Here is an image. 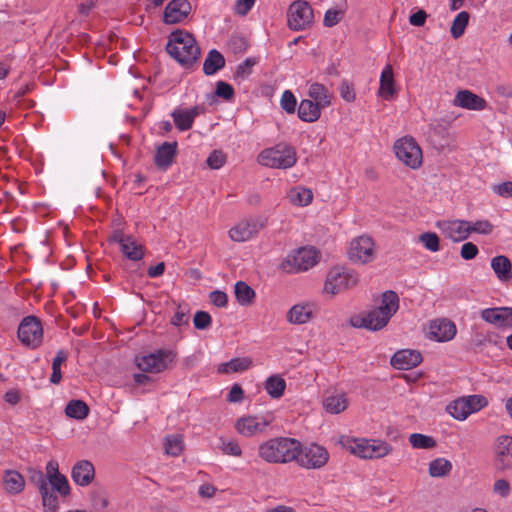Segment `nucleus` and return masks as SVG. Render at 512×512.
Listing matches in <instances>:
<instances>
[{
    "mask_svg": "<svg viewBox=\"0 0 512 512\" xmlns=\"http://www.w3.org/2000/svg\"><path fill=\"white\" fill-rule=\"evenodd\" d=\"M190 308L187 304L176 303L175 313L170 323L178 328L189 325Z\"/></svg>",
    "mask_w": 512,
    "mask_h": 512,
    "instance_id": "obj_42",
    "label": "nucleus"
},
{
    "mask_svg": "<svg viewBox=\"0 0 512 512\" xmlns=\"http://www.w3.org/2000/svg\"><path fill=\"white\" fill-rule=\"evenodd\" d=\"M378 93L382 98L386 100L392 99L396 93L394 86L393 68L390 64L386 65L381 73Z\"/></svg>",
    "mask_w": 512,
    "mask_h": 512,
    "instance_id": "obj_30",
    "label": "nucleus"
},
{
    "mask_svg": "<svg viewBox=\"0 0 512 512\" xmlns=\"http://www.w3.org/2000/svg\"><path fill=\"white\" fill-rule=\"evenodd\" d=\"M175 354L170 350H157L137 359V366L144 372L160 373L173 362Z\"/></svg>",
    "mask_w": 512,
    "mask_h": 512,
    "instance_id": "obj_15",
    "label": "nucleus"
},
{
    "mask_svg": "<svg viewBox=\"0 0 512 512\" xmlns=\"http://www.w3.org/2000/svg\"><path fill=\"white\" fill-rule=\"evenodd\" d=\"M166 50L179 64L186 68L195 64L201 53L194 36L183 30H177L170 34Z\"/></svg>",
    "mask_w": 512,
    "mask_h": 512,
    "instance_id": "obj_2",
    "label": "nucleus"
},
{
    "mask_svg": "<svg viewBox=\"0 0 512 512\" xmlns=\"http://www.w3.org/2000/svg\"><path fill=\"white\" fill-rule=\"evenodd\" d=\"M177 142H164L155 153V164L161 169H167L176 155Z\"/></svg>",
    "mask_w": 512,
    "mask_h": 512,
    "instance_id": "obj_25",
    "label": "nucleus"
},
{
    "mask_svg": "<svg viewBox=\"0 0 512 512\" xmlns=\"http://www.w3.org/2000/svg\"><path fill=\"white\" fill-rule=\"evenodd\" d=\"M191 12L188 0H171L164 10L163 20L167 24H176L185 20Z\"/></svg>",
    "mask_w": 512,
    "mask_h": 512,
    "instance_id": "obj_20",
    "label": "nucleus"
},
{
    "mask_svg": "<svg viewBox=\"0 0 512 512\" xmlns=\"http://www.w3.org/2000/svg\"><path fill=\"white\" fill-rule=\"evenodd\" d=\"M299 441L288 437L269 439L258 447L259 457L270 464H285L295 460L298 455Z\"/></svg>",
    "mask_w": 512,
    "mask_h": 512,
    "instance_id": "obj_3",
    "label": "nucleus"
},
{
    "mask_svg": "<svg viewBox=\"0 0 512 512\" xmlns=\"http://www.w3.org/2000/svg\"><path fill=\"white\" fill-rule=\"evenodd\" d=\"M270 420L263 416H244L235 423L236 431L245 437H253L265 432Z\"/></svg>",
    "mask_w": 512,
    "mask_h": 512,
    "instance_id": "obj_17",
    "label": "nucleus"
},
{
    "mask_svg": "<svg viewBox=\"0 0 512 512\" xmlns=\"http://www.w3.org/2000/svg\"><path fill=\"white\" fill-rule=\"evenodd\" d=\"M216 95L226 100H230L234 95V89L230 84L224 81H219L216 84Z\"/></svg>",
    "mask_w": 512,
    "mask_h": 512,
    "instance_id": "obj_59",
    "label": "nucleus"
},
{
    "mask_svg": "<svg viewBox=\"0 0 512 512\" xmlns=\"http://www.w3.org/2000/svg\"><path fill=\"white\" fill-rule=\"evenodd\" d=\"M323 407L330 414H339L348 407V399L343 393L329 395L323 399Z\"/></svg>",
    "mask_w": 512,
    "mask_h": 512,
    "instance_id": "obj_33",
    "label": "nucleus"
},
{
    "mask_svg": "<svg viewBox=\"0 0 512 512\" xmlns=\"http://www.w3.org/2000/svg\"><path fill=\"white\" fill-rule=\"evenodd\" d=\"M421 243L430 251L437 252L440 249L439 237L434 232H426L419 237Z\"/></svg>",
    "mask_w": 512,
    "mask_h": 512,
    "instance_id": "obj_51",
    "label": "nucleus"
},
{
    "mask_svg": "<svg viewBox=\"0 0 512 512\" xmlns=\"http://www.w3.org/2000/svg\"><path fill=\"white\" fill-rule=\"evenodd\" d=\"M253 361L250 357H236L228 362L221 363L217 367L219 374H232L244 372L252 367Z\"/></svg>",
    "mask_w": 512,
    "mask_h": 512,
    "instance_id": "obj_27",
    "label": "nucleus"
},
{
    "mask_svg": "<svg viewBox=\"0 0 512 512\" xmlns=\"http://www.w3.org/2000/svg\"><path fill=\"white\" fill-rule=\"evenodd\" d=\"M164 448L167 455L179 456L184 449V440L181 434L167 435L165 437Z\"/></svg>",
    "mask_w": 512,
    "mask_h": 512,
    "instance_id": "obj_38",
    "label": "nucleus"
},
{
    "mask_svg": "<svg viewBox=\"0 0 512 512\" xmlns=\"http://www.w3.org/2000/svg\"><path fill=\"white\" fill-rule=\"evenodd\" d=\"M457 333L454 322L447 318L431 320L428 325L427 338L437 342L451 341Z\"/></svg>",
    "mask_w": 512,
    "mask_h": 512,
    "instance_id": "obj_16",
    "label": "nucleus"
},
{
    "mask_svg": "<svg viewBox=\"0 0 512 512\" xmlns=\"http://www.w3.org/2000/svg\"><path fill=\"white\" fill-rule=\"evenodd\" d=\"M343 17V11L338 9H329L326 11L323 24L326 27H333L338 24Z\"/></svg>",
    "mask_w": 512,
    "mask_h": 512,
    "instance_id": "obj_56",
    "label": "nucleus"
},
{
    "mask_svg": "<svg viewBox=\"0 0 512 512\" xmlns=\"http://www.w3.org/2000/svg\"><path fill=\"white\" fill-rule=\"evenodd\" d=\"M340 95L346 102H354L356 99V93L353 85L348 83L346 80L341 82Z\"/></svg>",
    "mask_w": 512,
    "mask_h": 512,
    "instance_id": "obj_58",
    "label": "nucleus"
},
{
    "mask_svg": "<svg viewBox=\"0 0 512 512\" xmlns=\"http://www.w3.org/2000/svg\"><path fill=\"white\" fill-rule=\"evenodd\" d=\"M212 323V318L209 313L205 311H197L193 318V324L198 330L207 329Z\"/></svg>",
    "mask_w": 512,
    "mask_h": 512,
    "instance_id": "obj_55",
    "label": "nucleus"
},
{
    "mask_svg": "<svg viewBox=\"0 0 512 512\" xmlns=\"http://www.w3.org/2000/svg\"><path fill=\"white\" fill-rule=\"evenodd\" d=\"M442 233L453 242H461L470 236L469 221L447 220L438 223Z\"/></svg>",
    "mask_w": 512,
    "mask_h": 512,
    "instance_id": "obj_19",
    "label": "nucleus"
},
{
    "mask_svg": "<svg viewBox=\"0 0 512 512\" xmlns=\"http://www.w3.org/2000/svg\"><path fill=\"white\" fill-rule=\"evenodd\" d=\"M298 455L294 461L297 464L305 469H321L323 468L329 461V452L328 450L316 443L309 444L307 446H302L299 442L298 447Z\"/></svg>",
    "mask_w": 512,
    "mask_h": 512,
    "instance_id": "obj_9",
    "label": "nucleus"
},
{
    "mask_svg": "<svg viewBox=\"0 0 512 512\" xmlns=\"http://www.w3.org/2000/svg\"><path fill=\"white\" fill-rule=\"evenodd\" d=\"M264 389L271 398L278 399L284 394L286 381L281 375H271L265 380Z\"/></svg>",
    "mask_w": 512,
    "mask_h": 512,
    "instance_id": "obj_34",
    "label": "nucleus"
},
{
    "mask_svg": "<svg viewBox=\"0 0 512 512\" xmlns=\"http://www.w3.org/2000/svg\"><path fill=\"white\" fill-rule=\"evenodd\" d=\"M321 110L311 99H303L298 106V116L304 122H315L321 116Z\"/></svg>",
    "mask_w": 512,
    "mask_h": 512,
    "instance_id": "obj_31",
    "label": "nucleus"
},
{
    "mask_svg": "<svg viewBox=\"0 0 512 512\" xmlns=\"http://www.w3.org/2000/svg\"><path fill=\"white\" fill-rule=\"evenodd\" d=\"M409 442L412 447L416 449H432L437 445L433 437L420 433L411 434L409 437Z\"/></svg>",
    "mask_w": 512,
    "mask_h": 512,
    "instance_id": "obj_44",
    "label": "nucleus"
},
{
    "mask_svg": "<svg viewBox=\"0 0 512 512\" xmlns=\"http://www.w3.org/2000/svg\"><path fill=\"white\" fill-rule=\"evenodd\" d=\"M28 477H29V481L38 487L39 492L42 490H45L48 487L46 476L44 475V473L41 470L35 469V468H29L28 469Z\"/></svg>",
    "mask_w": 512,
    "mask_h": 512,
    "instance_id": "obj_49",
    "label": "nucleus"
},
{
    "mask_svg": "<svg viewBox=\"0 0 512 512\" xmlns=\"http://www.w3.org/2000/svg\"><path fill=\"white\" fill-rule=\"evenodd\" d=\"M469 17L468 12L461 11L454 19L450 32L455 39L463 35L465 28L468 25Z\"/></svg>",
    "mask_w": 512,
    "mask_h": 512,
    "instance_id": "obj_46",
    "label": "nucleus"
},
{
    "mask_svg": "<svg viewBox=\"0 0 512 512\" xmlns=\"http://www.w3.org/2000/svg\"><path fill=\"white\" fill-rule=\"evenodd\" d=\"M234 293L241 306H250L255 299V291L244 281L236 282Z\"/></svg>",
    "mask_w": 512,
    "mask_h": 512,
    "instance_id": "obj_36",
    "label": "nucleus"
},
{
    "mask_svg": "<svg viewBox=\"0 0 512 512\" xmlns=\"http://www.w3.org/2000/svg\"><path fill=\"white\" fill-rule=\"evenodd\" d=\"M226 154L221 150H214L207 158V165L211 169H220L226 163Z\"/></svg>",
    "mask_w": 512,
    "mask_h": 512,
    "instance_id": "obj_53",
    "label": "nucleus"
},
{
    "mask_svg": "<svg viewBox=\"0 0 512 512\" xmlns=\"http://www.w3.org/2000/svg\"><path fill=\"white\" fill-rule=\"evenodd\" d=\"M221 450L224 454L240 457L242 455V449L236 441L221 439Z\"/></svg>",
    "mask_w": 512,
    "mask_h": 512,
    "instance_id": "obj_54",
    "label": "nucleus"
},
{
    "mask_svg": "<svg viewBox=\"0 0 512 512\" xmlns=\"http://www.w3.org/2000/svg\"><path fill=\"white\" fill-rule=\"evenodd\" d=\"M396 159L411 170H418L423 166L424 155L421 146L410 135L398 138L393 144Z\"/></svg>",
    "mask_w": 512,
    "mask_h": 512,
    "instance_id": "obj_5",
    "label": "nucleus"
},
{
    "mask_svg": "<svg viewBox=\"0 0 512 512\" xmlns=\"http://www.w3.org/2000/svg\"><path fill=\"white\" fill-rule=\"evenodd\" d=\"M49 483L51 484L53 490H56L61 495H63V496L69 495L70 486H69L67 478L64 475L59 474L57 476L50 478Z\"/></svg>",
    "mask_w": 512,
    "mask_h": 512,
    "instance_id": "obj_48",
    "label": "nucleus"
},
{
    "mask_svg": "<svg viewBox=\"0 0 512 512\" xmlns=\"http://www.w3.org/2000/svg\"><path fill=\"white\" fill-rule=\"evenodd\" d=\"M453 105L467 110L481 111L486 108L487 102L470 90H460L454 97Z\"/></svg>",
    "mask_w": 512,
    "mask_h": 512,
    "instance_id": "obj_22",
    "label": "nucleus"
},
{
    "mask_svg": "<svg viewBox=\"0 0 512 512\" xmlns=\"http://www.w3.org/2000/svg\"><path fill=\"white\" fill-rule=\"evenodd\" d=\"M18 338L27 347L37 348L43 340V328L35 316L25 317L18 327Z\"/></svg>",
    "mask_w": 512,
    "mask_h": 512,
    "instance_id": "obj_12",
    "label": "nucleus"
},
{
    "mask_svg": "<svg viewBox=\"0 0 512 512\" xmlns=\"http://www.w3.org/2000/svg\"><path fill=\"white\" fill-rule=\"evenodd\" d=\"M491 268L500 281L508 282L512 279V263L507 256L498 255L493 257Z\"/></svg>",
    "mask_w": 512,
    "mask_h": 512,
    "instance_id": "obj_28",
    "label": "nucleus"
},
{
    "mask_svg": "<svg viewBox=\"0 0 512 512\" xmlns=\"http://www.w3.org/2000/svg\"><path fill=\"white\" fill-rule=\"evenodd\" d=\"M201 113L199 106L191 109L176 108L171 113L174 124L179 131H187L192 128L195 118Z\"/></svg>",
    "mask_w": 512,
    "mask_h": 512,
    "instance_id": "obj_23",
    "label": "nucleus"
},
{
    "mask_svg": "<svg viewBox=\"0 0 512 512\" xmlns=\"http://www.w3.org/2000/svg\"><path fill=\"white\" fill-rule=\"evenodd\" d=\"M308 96L322 109L328 107L331 104V94L323 84H311L308 89Z\"/></svg>",
    "mask_w": 512,
    "mask_h": 512,
    "instance_id": "obj_32",
    "label": "nucleus"
},
{
    "mask_svg": "<svg viewBox=\"0 0 512 512\" xmlns=\"http://www.w3.org/2000/svg\"><path fill=\"white\" fill-rule=\"evenodd\" d=\"M120 249L122 253L132 261H139L144 256L142 245L138 244L132 236L129 237L128 241H126Z\"/></svg>",
    "mask_w": 512,
    "mask_h": 512,
    "instance_id": "obj_39",
    "label": "nucleus"
},
{
    "mask_svg": "<svg viewBox=\"0 0 512 512\" xmlns=\"http://www.w3.org/2000/svg\"><path fill=\"white\" fill-rule=\"evenodd\" d=\"M3 486L9 494L17 495L24 490L25 479L16 470H6L3 475Z\"/></svg>",
    "mask_w": 512,
    "mask_h": 512,
    "instance_id": "obj_29",
    "label": "nucleus"
},
{
    "mask_svg": "<svg viewBox=\"0 0 512 512\" xmlns=\"http://www.w3.org/2000/svg\"><path fill=\"white\" fill-rule=\"evenodd\" d=\"M478 251V247L474 243L467 242L462 245L460 255L465 260H471L477 256Z\"/></svg>",
    "mask_w": 512,
    "mask_h": 512,
    "instance_id": "obj_61",
    "label": "nucleus"
},
{
    "mask_svg": "<svg viewBox=\"0 0 512 512\" xmlns=\"http://www.w3.org/2000/svg\"><path fill=\"white\" fill-rule=\"evenodd\" d=\"M210 301L217 307H225L228 303L227 294L220 290H215L210 293Z\"/></svg>",
    "mask_w": 512,
    "mask_h": 512,
    "instance_id": "obj_62",
    "label": "nucleus"
},
{
    "mask_svg": "<svg viewBox=\"0 0 512 512\" xmlns=\"http://www.w3.org/2000/svg\"><path fill=\"white\" fill-rule=\"evenodd\" d=\"M421 362V353L411 349L399 350L391 358V365L398 370H410Z\"/></svg>",
    "mask_w": 512,
    "mask_h": 512,
    "instance_id": "obj_21",
    "label": "nucleus"
},
{
    "mask_svg": "<svg viewBox=\"0 0 512 512\" xmlns=\"http://www.w3.org/2000/svg\"><path fill=\"white\" fill-rule=\"evenodd\" d=\"M319 261L318 253L313 247H301L289 253L281 262L280 268L286 273L305 272Z\"/></svg>",
    "mask_w": 512,
    "mask_h": 512,
    "instance_id": "obj_8",
    "label": "nucleus"
},
{
    "mask_svg": "<svg viewBox=\"0 0 512 512\" xmlns=\"http://www.w3.org/2000/svg\"><path fill=\"white\" fill-rule=\"evenodd\" d=\"M510 484L505 479H498L495 481L493 485V492L496 495H499L503 498L507 497L510 494Z\"/></svg>",
    "mask_w": 512,
    "mask_h": 512,
    "instance_id": "obj_60",
    "label": "nucleus"
},
{
    "mask_svg": "<svg viewBox=\"0 0 512 512\" xmlns=\"http://www.w3.org/2000/svg\"><path fill=\"white\" fill-rule=\"evenodd\" d=\"M225 66V58L223 55L216 49H212L207 57L205 58L203 64V71L205 75H213L218 70L222 69Z\"/></svg>",
    "mask_w": 512,
    "mask_h": 512,
    "instance_id": "obj_35",
    "label": "nucleus"
},
{
    "mask_svg": "<svg viewBox=\"0 0 512 512\" xmlns=\"http://www.w3.org/2000/svg\"><path fill=\"white\" fill-rule=\"evenodd\" d=\"M256 0H237L235 3V12L238 15L245 16L254 6Z\"/></svg>",
    "mask_w": 512,
    "mask_h": 512,
    "instance_id": "obj_63",
    "label": "nucleus"
},
{
    "mask_svg": "<svg viewBox=\"0 0 512 512\" xmlns=\"http://www.w3.org/2000/svg\"><path fill=\"white\" fill-rule=\"evenodd\" d=\"M67 360V354L63 350H59L52 362V374L50 381L53 384H59L62 379L61 365Z\"/></svg>",
    "mask_w": 512,
    "mask_h": 512,
    "instance_id": "obj_45",
    "label": "nucleus"
},
{
    "mask_svg": "<svg viewBox=\"0 0 512 512\" xmlns=\"http://www.w3.org/2000/svg\"><path fill=\"white\" fill-rule=\"evenodd\" d=\"M296 161V150L287 143H279L263 150L258 155L259 164L274 169L291 168L296 164Z\"/></svg>",
    "mask_w": 512,
    "mask_h": 512,
    "instance_id": "obj_6",
    "label": "nucleus"
},
{
    "mask_svg": "<svg viewBox=\"0 0 512 512\" xmlns=\"http://www.w3.org/2000/svg\"><path fill=\"white\" fill-rule=\"evenodd\" d=\"M495 467L499 471L512 469V436L502 435L497 439Z\"/></svg>",
    "mask_w": 512,
    "mask_h": 512,
    "instance_id": "obj_18",
    "label": "nucleus"
},
{
    "mask_svg": "<svg viewBox=\"0 0 512 512\" xmlns=\"http://www.w3.org/2000/svg\"><path fill=\"white\" fill-rule=\"evenodd\" d=\"M339 442L351 454L365 460L382 459L393 451L392 445L382 439L342 436Z\"/></svg>",
    "mask_w": 512,
    "mask_h": 512,
    "instance_id": "obj_4",
    "label": "nucleus"
},
{
    "mask_svg": "<svg viewBox=\"0 0 512 512\" xmlns=\"http://www.w3.org/2000/svg\"><path fill=\"white\" fill-rule=\"evenodd\" d=\"M65 413L70 418L83 420L88 416L89 407L82 400H71L65 408Z\"/></svg>",
    "mask_w": 512,
    "mask_h": 512,
    "instance_id": "obj_37",
    "label": "nucleus"
},
{
    "mask_svg": "<svg viewBox=\"0 0 512 512\" xmlns=\"http://www.w3.org/2000/svg\"><path fill=\"white\" fill-rule=\"evenodd\" d=\"M452 464L444 458H437L429 463V474L431 477H444L450 473Z\"/></svg>",
    "mask_w": 512,
    "mask_h": 512,
    "instance_id": "obj_41",
    "label": "nucleus"
},
{
    "mask_svg": "<svg viewBox=\"0 0 512 512\" xmlns=\"http://www.w3.org/2000/svg\"><path fill=\"white\" fill-rule=\"evenodd\" d=\"M504 310L505 307L483 309L481 311V318L487 323L502 327Z\"/></svg>",
    "mask_w": 512,
    "mask_h": 512,
    "instance_id": "obj_43",
    "label": "nucleus"
},
{
    "mask_svg": "<svg viewBox=\"0 0 512 512\" xmlns=\"http://www.w3.org/2000/svg\"><path fill=\"white\" fill-rule=\"evenodd\" d=\"M488 401L482 395H470L462 397L447 406V412L456 420L463 421L469 415L478 412L485 406Z\"/></svg>",
    "mask_w": 512,
    "mask_h": 512,
    "instance_id": "obj_10",
    "label": "nucleus"
},
{
    "mask_svg": "<svg viewBox=\"0 0 512 512\" xmlns=\"http://www.w3.org/2000/svg\"><path fill=\"white\" fill-rule=\"evenodd\" d=\"M312 317L313 312L309 304H295L287 312V321L294 325L306 324Z\"/></svg>",
    "mask_w": 512,
    "mask_h": 512,
    "instance_id": "obj_26",
    "label": "nucleus"
},
{
    "mask_svg": "<svg viewBox=\"0 0 512 512\" xmlns=\"http://www.w3.org/2000/svg\"><path fill=\"white\" fill-rule=\"evenodd\" d=\"M493 191L501 197L509 198L512 196V181L503 182L493 186Z\"/></svg>",
    "mask_w": 512,
    "mask_h": 512,
    "instance_id": "obj_64",
    "label": "nucleus"
},
{
    "mask_svg": "<svg viewBox=\"0 0 512 512\" xmlns=\"http://www.w3.org/2000/svg\"><path fill=\"white\" fill-rule=\"evenodd\" d=\"M399 309V297L392 290L385 291L380 304L363 315H355L349 319L354 328H364L369 331H379L387 326L390 319Z\"/></svg>",
    "mask_w": 512,
    "mask_h": 512,
    "instance_id": "obj_1",
    "label": "nucleus"
},
{
    "mask_svg": "<svg viewBox=\"0 0 512 512\" xmlns=\"http://www.w3.org/2000/svg\"><path fill=\"white\" fill-rule=\"evenodd\" d=\"M494 226L488 220H477L475 222L469 221V230L471 233H478L482 235H489L492 233Z\"/></svg>",
    "mask_w": 512,
    "mask_h": 512,
    "instance_id": "obj_52",
    "label": "nucleus"
},
{
    "mask_svg": "<svg viewBox=\"0 0 512 512\" xmlns=\"http://www.w3.org/2000/svg\"><path fill=\"white\" fill-rule=\"evenodd\" d=\"M313 9L305 0L292 2L287 11L288 27L294 31H302L313 23Z\"/></svg>",
    "mask_w": 512,
    "mask_h": 512,
    "instance_id": "obj_11",
    "label": "nucleus"
},
{
    "mask_svg": "<svg viewBox=\"0 0 512 512\" xmlns=\"http://www.w3.org/2000/svg\"><path fill=\"white\" fill-rule=\"evenodd\" d=\"M263 217L247 218L239 221L229 230L228 234L234 242H245L255 237L265 226Z\"/></svg>",
    "mask_w": 512,
    "mask_h": 512,
    "instance_id": "obj_13",
    "label": "nucleus"
},
{
    "mask_svg": "<svg viewBox=\"0 0 512 512\" xmlns=\"http://www.w3.org/2000/svg\"><path fill=\"white\" fill-rule=\"evenodd\" d=\"M289 199L294 205L307 206L312 202L313 193L310 189L296 187L290 190Z\"/></svg>",
    "mask_w": 512,
    "mask_h": 512,
    "instance_id": "obj_40",
    "label": "nucleus"
},
{
    "mask_svg": "<svg viewBox=\"0 0 512 512\" xmlns=\"http://www.w3.org/2000/svg\"><path fill=\"white\" fill-rule=\"evenodd\" d=\"M256 64L255 59L247 58L238 67L235 72V77L245 79L251 74L253 66Z\"/></svg>",
    "mask_w": 512,
    "mask_h": 512,
    "instance_id": "obj_57",
    "label": "nucleus"
},
{
    "mask_svg": "<svg viewBox=\"0 0 512 512\" xmlns=\"http://www.w3.org/2000/svg\"><path fill=\"white\" fill-rule=\"evenodd\" d=\"M358 281V275L354 271L343 267H334L326 276L322 293L333 298L339 293L354 288Z\"/></svg>",
    "mask_w": 512,
    "mask_h": 512,
    "instance_id": "obj_7",
    "label": "nucleus"
},
{
    "mask_svg": "<svg viewBox=\"0 0 512 512\" xmlns=\"http://www.w3.org/2000/svg\"><path fill=\"white\" fill-rule=\"evenodd\" d=\"M42 497V503L46 510V512H57L58 510V500L57 496L53 494L49 487L45 490L40 491Z\"/></svg>",
    "mask_w": 512,
    "mask_h": 512,
    "instance_id": "obj_47",
    "label": "nucleus"
},
{
    "mask_svg": "<svg viewBox=\"0 0 512 512\" xmlns=\"http://www.w3.org/2000/svg\"><path fill=\"white\" fill-rule=\"evenodd\" d=\"M281 108L288 114H293L296 110L297 100L290 90H285L280 100Z\"/></svg>",
    "mask_w": 512,
    "mask_h": 512,
    "instance_id": "obj_50",
    "label": "nucleus"
},
{
    "mask_svg": "<svg viewBox=\"0 0 512 512\" xmlns=\"http://www.w3.org/2000/svg\"><path fill=\"white\" fill-rule=\"evenodd\" d=\"M375 242L367 235L353 239L348 250L349 259L354 263L367 264L375 258Z\"/></svg>",
    "mask_w": 512,
    "mask_h": 512,
    "instance_id": "obj_14",
    "label": "nucleus"
},
{
    "mask_svg": "<svg viewBox=\"0 0 512 512\" xmlns=\"http://www.w3.org/2000/svg\"><path fill=\"white\" fill-rule=\"evenodd\" d=\"M95 476L94 466L87 460L77 462L71 473L73 481L80 486L89 485Z\"/></svg>",
    "mask_w": 512,
    "mask_h": 512,
    "instance_id": "obj_24",
    "label": "nucleus"
}]
</instances>
